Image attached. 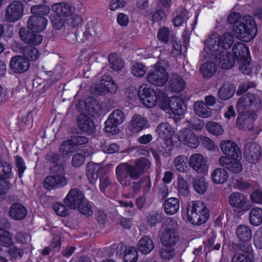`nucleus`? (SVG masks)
Wrapping results in <instances>:
<instances>
[{"label": "nucleus", "instance_id": "1", "mask_svg": "<svg viewBox=\"0 0 262 262\" xmlns=\"http://www.w3.org/2000/svg\"><path fill=\"white\" fill-rule=\"evenodd\" d=\"M259 98L253 94L245 95L239 98L237 103V110L240 113L236 120V125L240 129L254 130L253 120L257 115L254 113H250L245 111L249 107L253 108L259 107Z\"/></svg>", "mask_w": 262, "mask_h": 262}, {"label": "nucleus", "instance_id": "2", "mask_svg": "<svg viewBox=\"0 0 262 262\" xmlns=\"http://www.w3.org/2000/svg\"><path fill=\"white\" fill-rule=\"evenodd\" d=\"M228 21L235 24L233 28L235 36L244 41H249L256 34L257 28L254 18L250 15H245L241 18L238 13H231L228 17Z\"/></svg>", "mask_w": 262, "mask_h": 262}, {"label": "nucleus", "instance_id": "3", "mask_svg": "<svg viewBox=\"0 0 262 262\" xmlns=\"http://www.w3.org/2000/svg\"><path fill=\"white\" fill-rule=\"evenodd\" d=\"M150 166V162L145 158L136 160L134 166L127 163H121L116 168L117 179L123 186H126L130 183V179H137Z\"/></svg>", "mask_w": 262, "mask_h": 262}, {"label": "nucleus", "instance_id": "4", "mask_svg": "<svg viewBox=\"0 0 262 262\" xmlns=\"http://www.w3.org/2000/svg\"><path fill=\"white\" fill-rule=\"evenodd\" d=\"M209 217V210L202 202L192 201L188 204L185 217L191 224L201 225L206 222Z\"/></svg>", "mask_w": 262, "mask_h": 262}, {"label": "nucleus", "instance_id": "5", "mask_svg": "<svg viewBox=\"0 0 262 262\" xmlns=\"http://www.w3.org/2000/svg\"><path fill=\"white\" fill-rule=\"evenodd\" d=\"M234 41V38L230 33H225L220 37L213 35L209 37L205 43V47L202 55L206 56L210 52L219 51L221 48L224 51L229 49Z\"/></svg>", "mask_w": 262, "mask_h": 262}, {"label": "nucleus", "instance_id": "6", "mask_svg": "<svg viewBox=\"0 0 262 262\" xmlns=\"http://www.w3.org/2000/svg\"><path fill=\"white\" fill-rule=\"evenodd\" d=\"M167 62L160 60L155 65L151 66L147 75V80L153 85L162 86L167 82L168 74L166 71Z\"/></svg>", "mask_w": 262, "mask_h": 262}, {"label": "nucleus", "instance_id": "7", "mask_svg": "<svg viewBox=\"0 0 262 262\" xmlns=\"http://www.w3.org/2000/svg\"><path fill=\"white\" fill-rule=\"evenodd\" d=\"M52 10L56 16H51V21L55 29H59L63 26L66 19L72 16L74 8L69 4L60 3L53 5Z\"/></svg>", "mask_w": 262, "mask_h": 262}, {"label": "nucleus", "instance_id": "8", "mask_svg": "<svg viewBox=\"0 0 262 262\" xmlns=\"http://www.w3.org/2000/svg\"><path fill=\"white\" fill-rule=\"evenodd\" d=\"M160 107L164 110H170L175 116L183 115L186 110L184 100L179 97L168 98L165 93L160 94Z\"/></svg>", "mask_w": 262, "mask_h": 262}, {"label": "nucleus", "instance_id": "9", "mask_svg": "<svg viewBox=\"0 0 262 262\" xmlns=\"http://www.w3.org/2000/svg\"><path fill=\"white\" fill-rule=\"evenodd\" d=\"M162 93L164 92L159 91L157 94L153 89L146 84H142L139 88L138 94L144 105L148 108H153L157 105L160 107V95Z\"/></svg>", "mask_w": 262, "mask_h": 262}, {"label": "nucleus", "instance_id": "10", "mask_svg": "<svg viewBox=\"0 0 262 262\" xmlns=\"http://www.w3.org/2000/svg\"><path fill=\"white\" fill-rule=\"evenodd\" d=\"M166 226L163 231L160 240L162 244L165 247L174 246L178 241L179 236L176 230L177 222L172 218H168L165 222Z\"/></svg>", "mask_w": 262, "mask_h": 262}, {"label": "nucleus", "instance_id": "11", "mask_svg": "<svg viewBox=\"0 0 262 262\" xmlns=\"http://www.w3.org/2000/svg\"><path fill=\"white\" fill-rule=\"evenodd\" d=\"M190 167L197 173L206 174L209 171V163L206 157L199 153L192 154L188 160Z\"/></svg>", "mask_w": 262, "mask_h": 262}, {"label": "nucleus", "instance_id": "12", "mask_svg": "<svg viewBox=\"0 0 262 262\" xmlns=\"http://www.w3.org/2000/svg\"><path fill=\"white\" fill-rule=\"evenodd\" d=\"M117 89V85L114 82L111 77L104 76L100 83L94 85L91 89L92 93L95 95H105L107 93H115Z\"/></svg>", "mask_w": 262, "mask_h": 262}, {"label": "nucleus", "instance_id": "13", "mask_svg": "<svg viewBox=\"0 0 262 262\" xmlns=\"http://www.w3.org/2000/svg\"><path fill=\"white\" fill-rule=\"evenodd\" d=\"M24 11L23 3L20 1H13L6 8L5 20L7 22L15 23L21 18Z\"/></svg>", "mask_w": 262, "mask_h": 262}, {"label": "nucleus", "instance_id": "14", "mask_svg": "<svg viewBox=\"0 0 262 262\" xmlns=\"http://www.w3.org/2000/svg\"><path fill=\"white\" fill-rule=\"evenodd\" d=\"M124 119V116L122 111L119 110L114 111L105 122L104 130L106 132L117 134L119 130L118 125L123 122Z\"/></svg>", "mask_w": 262, "mask_h": 262}, {"label": "nucleus", "instance_id": "15", "mask_svg": "<svg viewBox=\"0 0 262 262\" xmlns=\"http://www.w3.org/2000/svg\"><path fill=\"white\" fill-rule=\"evenodd\" d=\"M13 176L12 166L6 162L0 163V195L5 194L10 188L7 181Z\"/></svg>", "mask_w": 262, "mask_h": 262}, {"label": "nucleus", "instance_id": "16", "mask_svg": "<svg viewBox=\"0 0 262 262\" xmlns=\"http://www.w3.org/2000/svg\"><path fill=\"white\" fill-rule=\"evenodd\" d=\"M30 64L28 59L24 55L13 56L10 60L9 68L11 72L14 74H23L30 68Z\"/></svg>", "mask_w": 262, "mask_h": 262}, {"label": "nucleus", "instance_id": "17", "mask_svg": "<svg viewBox=\"0 0 262 262\" xmlns=\"http://www.w3.org/2000/svg\"><path fill=\"white\" fill-rule=\"evenodd\" d=\"M229 203L239 212L244 213L250 208V204L246 197L238 192H233L229 197Z\"/></svg>", "mask_w": 262, "mask_h": 262}, {"label": "nucleus", "instance_id": "18", "mask_svg": "<svg viewBox=\"0 0 262 262\" xmlns=\"http://www.w3.org/2000/svg\"><path fill=\"white\" fill-rule=\"evenodd\" d=\"M85 200L80 191L72 189L66 195L64 202L69 208L74 209H77Z\"/></svg>", "mask_w": 262, "mask_h": 262}, {"label": "nucleus", "instance_id": "19", "mask_svg": "<svg viewBox=\"0 0 262 262\" xmlns=\"http://www.w3.org/2000/svg\"><path fill=\"white\" fill-rule=\"evenodd\" d=\"M241 154H239V157L235 156L233 158H228L226 157H221L219 160V162L221 166L234 173H237L242 170V165L241 162Z\"/></svg>", "mask_w": 262, "mask_h": 262}, {"label": "nucleus", "instance_id": "20", "mask_svg": "<svg viewBox=\"0 0 262 262\" xmlns=\"http://www.w3.org/2000/svg\"><path fill=\"white\" fill-rule=\"evenodd\" d=\"M149 126L148 121L145 117L141 115H135L130 120L128 129L132 134H137Z\"/></svg>", "mask_w": 262, "mask_h": 262}, {"label": "nucleus", "instance_id": "21", "mask_svg": "<svg viewBox=\"0 0 262 262\" xmlns=\"http://www.w3.org/2000/svg\"><path fill=\"white\" fill-rule=\"evenodd\" d=\"M179 141L188 146L195 148L199 145V140L194 133L189 129H185L179 135Z\"/></svg>", "mask_w": 262, "mask_h": 262}, {"label": "nucleus", "instance_id": "22", "mask_svg": "<svg viewBox=\"0 0 262 262\" xmlns=\"http://www.w3.org/2000/svg\"><path fill=\"white\" fill-rule=\"evenodd\" d=\"M48 24L47 19L43 16H31L28 21V27L32 32H40L45 30Z\"/></svg>", "mask_w": 262, "mask_h": 262}, {"label": "nucleus", "instance_id": "23", "mask_svg": "<svg viewBox=\"0 0 262 262\" xmlns=\"http://www.w3.org/2000/svg\"><path fill=\"white\" fill-rule=\"evenodd\" d=\"M220 148L223 154L228 158L234 157H239L241 154L239 147L234 142L229 140L222 141L220 144Z\"/></svg>", "mask_w": 262, "mask_h": 262}, {"label": "nucleus", "instance_id": "24", "mask_svg": "<svg viewBox=\"0 0 262 262\" xmlns=\"http://www.w3.org/2000/svg\"><path fill=\"white\" fill-rule=\"evenodd\" d=\"M156 133L159 137L166 142L168 145H171V138L174 135V131L173 127L168 123L160 124L157 127Z\"/></svg>", "mask_w": 262, "mask_h": 262}, {"label": "nucleus", "instance_id": "25", "mask_svg": "<svg viewBox=\"0 0 262 262\" xmlns=\"http://www.w3.org/2000/svg\"><path fill=\"white\" fill-rule=\"evenodd\" d=\"M234 58L226 51H219L216 56V62L219 67L224 69H229L234 64Z\"/></svg>", "mask_w": 262, "mask_h": 262}, {"label": "nucleus", "instance_id": "26", "mask_svg": "<svg viewBox=\"0 0 262 262\" xmlns=\"http://www.w3.org/2000/svg\"><path fill=\"white\" fill-rule=\"evenodd\" d=\"M67 183V178L62 175L50 176L47 177L44 181V186L48 189L61 187Z\"/></svg>", "mask_w": 262, "mask_h": 262}, {"label": "nucleus", "instance_id": "27", "mask_svg": "<svg viewBox=\"0 0 262 262\" xmlns=\"http://www.w3.org/2000/svg\"><path fill=\"white\" fill-rule=\"evenodd\" d=\"M260 154V147L256 143L246 145L245 155L247 160L250 163L257 161Z\"/></svg>", "mask_w": 262, "mask_h": 262}, {"label": "nucleus", "instance_id": "28", "mask_svg": "<svg viewBox=\"0 0 262 262\" xmlns=\"http://www.w3.org/2000/svg\"><path fill=\"white\" fill-rule=\"evenodd\" d=\"M19 36L22 40L28 44L37 45L41 43L42 40L41 35L30 32L25 28L20 29Z\"/></svg>", "mask_w": 262, "mask_h": 262}, {"label": "nucleus", "instance_id": "29", "mask_svg": "<svg viewBox=\"0 0 262 262\" xmlns=\"http://www.w3.org/2000/svg\"><path fill=\"white\" fill-rule=\"evenodd\" d=\"M9 214L14 220H21L26 217L27 211L21 204L14 203L10 207Z\"/></svg>", "mask_w": 262, "mask_h": 262}, {"label": "nucleus", "instance_id": "30", "mask_svg": "<svg viewBox=\"0 0 262 262\" xmlns=\"http://www.w3.org/2000/svg\"><path fill=\"white\" fill-rule=\"evenodd\" d=\"M78 126L84 132L89 134L93 133L95 130V125L91 119L88 116L81 114L77 119Z\"/></svg>", "mask_w": 262, "mask_h": 262}, {"label": "nucleus", "instance_id": "31", "mask_svg": "<svg viewBox=\"0 0 262 262\" xmlns=\"http://www.w3.org/2000/svg\"><path fill=\"white\" fill-rule=\"evenodd\" d=\"M228 172L224 168H216L211 173L210 178L212 182L215 184L225 183L228 178Z\"/></svg>", "mask_w": 262, "mask_h": 262}, {"label": "nucleus", "instance_id": "32", "mask_svg": "<svg viewBox=\"0 0 262 262\" xmlns=\"http://www.w3.org/2000/svg\"><path fill=\"white\" fill-rule=\"evenodd\" d=\"M232 50L234 59L236 58L238 60H241L250 57L248 48L246 45L243 42H237L235 43Z\"/></svg>", "mask_w": 262, "mask_h": 262}, {"label": "nucleus", "instance_id": "33", "mask_svg": "<svg viewBox=\"0 0 262 262\" xmlns=\"http://www.w3.org/2000/svg\"><path fill=\"white\" fill-rule=\"evenodd\" d=\"M245 253H237L232 258V262H253V249L251 245H248L244 249Z\"/></svg>", "mask_w": 262, "mask_h": 262}, {"label": "nucleus", "instance_id": "34", "mask_svg": "<svg viewBox=\"0 0 262 262\" xmlns=\"http://www.w3.org/2000/svg\"><path fill=\"white\" fill-rule=\"evenodd\" d=\"M139 251L143 254L149 253L154 248L152 240L147 236L141 237L138 243Z\"/></svg>", "mask_w": 262, "mask_h": 262}, {"label": "nucleus", "instance_id": "35", "mask_svg": "<svg viewBox=\"0 0 262 262\" xmlns=\"http://www.w3.org/2000/svg\"><path fill=\"white\" fill-rule=\"evenodd\" d=\"M180 208V202L177 198L167 199L164 204V210L168 215H173L176 213Z\"/></svg>", "mask_w": 262, "mask_h": 262}, {"label": "nucleus", "instance_id": "36", "mask_svg": "<svg viewBox=\"0 0 262 262\" xmlns=\"http://www.w3.org/2000/svg\"><path fill=\"white\" fill-rule=\"evenodd\" d=\"M13 245L12 234L3 229H0V248L5 251Z\"/></svg>", "mask_w": 262, "mask_h": 262}, {"label": "nucleus", "instance_id": "37", "mask_svg": "<svg viewBox=\"0 0 262 262\" xmlns=\"http://www.w3.org/2000/svg\"><path fill=\"white\" fill-rule=\"evenodd\" d=\"M193 108L195 113L200 117L207 118L212 115L211 110L203 101L195 102Z\"/></svg>", "mask_w": 262, "mask_h": 262}, {"label": "nucleus", "instance_id": "38", "mask_svg": "<svg viewBox=\"0 0 262 262\" xmlns=\"http://www.w3.org/2000/svg\"><path fill=\"white\" fill-rule=\"evenodd\" d=\"M101 166L97 163H90L87 166L86 175L90 182L95 184L98 178V172Z\"/></svg>", "mask_w": 262, "mask_h": 262}, {"label": "nucleus", "instance_id": "39", "mask_svg": "<svg viewBox=\"0 0 262 262\" xmlns=\"http://www.w3.org/2000/svg\"><path fill=\"white\" fill-rule=\"evenodd\" d=\"M235 86L232 84L226 83L224 84L218 92L219 97L223 100L230 98L235 92Z\"/></svg>", "mask_w": 262, "mask_h": 262}, {"label": "nucleus", "instance_id": "40", "mask_svg": "<svg viewBox=\"0 0 262 262\" xmlns=\"http://www.w3.org/2000/svg\"><path fill=\"white\" fill-rule=\"evenodd\" d=\"M250 223L254 226H257L262 223V209L255 207L251 209L249 215Z\"/></svg>", "mask_w": 262, "mask_h": 262}, {"label": "nucleus", "instance_id": "41", "mask_svg": "<svg viewBox=\"0 0 262 262\" xmlns=\"http://www.w3.org/2000/svg\"><path fill=\"white\" fill-rule=\"evenodd\" d=\"M170 85L172 91L179 92L182 91L185 86V82L178 75H173L170 80Z\"/></svg>", "mask_w": 262, "mask_h": 262}, {"label": "nucleus", "instance_id": "42", "mask_svg": "<svg viewBox=\"0 0 262 262\" xmlns=\"http://www.w3.org/2000/svg\"><path fill=\"white\" fill-rule=\"evenodd\" d=\"M86 110L90 115L95 117L99 115L101 111V107L97 101L94 99L86 100Z\"/></svg>", "mask_w": 262, "mask_h": 262}, {"label": "nucleus", "instance_id": "43", "mask_svg": "<svg viewBox=\"0 0 262 262\" xmlns=\"http://www.w3.org/2000/svg\"><path fill=\"white\" fill-rule=\"evenodd\" d=\"M205 128L209 133L214 136H221L224 132L222 125L216 122H207L205 125Z\"/></svg>", "mask_w": 262, "mask_h": 262}, {"label": "nucleus", "instance_id": "44", "mask_svg": "<svg viewBox=\"0 0 262 262\" xmlns=\"http://www.w3.org/2000/svg\"><path fill=\"white\" fill-rule=\"evenodd\" d=\"M187 158L185 156H178L174 160L173 164L176 169L181 172H185L188 169Z\"/></svg>", "mask_w": 262, "mask_h": 262}, {"label": "nucleus", "instance_id": "45", "mask_svg": "<svg viewBox=\"0 0 262 262\" xmlns=\"http://www.w3.org/2000/svg\"><path fill=\"white\" fill-rule=\"evenodd\" d=\"M236 235L242 241H249L252 236L251 229L245 225H240L236 229Z\"/></svg>", "mask_w": 262, "mask_h": 262}, {"label": "nucleus", "instance_id": "46", "mask_svg": "<svg viewBox=\"0 0 262 262\" xmlns=\"http://www.w3.org/2000/svg\"><path fill=\"white\" fill-rule=\"evenodd\" d=\"M23 54L29 60L35 61L38 59L39 57L38 50L36 48L30 46L24 48Z\"/></svg>", "mask_w": 262, "mask_h": 262}, {"label": "nucleus", "instance_id": "47", "mask_svg": "<svg viewBox=\"0 0 262 262\" xmlns=\"http://www.w3.org/2000/svg\"><path fill=\"white\" fill-rule=\"evenodd\" d=\"M250 60V57L239 60V70L244 74L250 75L253 71V66Z\"/></svg>", "mask_w": 262, "mask_h": 262}, {"label": "nucleus", "instance_id": "48", "mask_svg": "<svg viewBox=\"0 0 262 262\" xmlns=\"http://www.w3.org/2000/svg\"><path fill=\"white\" fill-rule=\"evenodd\" d=\"M177 189L179 193L183 196H186L189 193V186L185 179L182 177L178 179Z\"/></svg>", "mask_w": 262, "mask_h": 262}, {"label": "nucleus", "instance_id": "49", "mask_svg": "<svg viewBox=\"0 0 262 262\" xmlns=\"http://www.w3.org/2000/svg\"><path fill=\"white\" fill-rule=\"evenodd\" d=\"M189 13L186 10H183L178 13L173 18V23L174 26L179 27L189 17Z\"/></svg>", "mask_w": 262, "mask_h": 262}, {"label": "nucleus", "instance_id": "50", "mask_svg": "<svg viewBox=\"0 0 262 262\" xmlns=\"http://www.w3.org/2000/svg\"><path fill=\"white\" fill-rule=\"evenodd\" d=\"M138 258V252L135 247L126 248L124 253L125 262H136Z\"/></svg>", "mask_w": 262, "mask_h": 262}, {"label": "nucleus", "instance_id": "51", "mask_svg": "<svg viewBox=\"0 0 262 262\" xmlns=\"http://www.w3.org/2000/svg\"><path fill=\"white\" fill-rule=\"evenodd\" d=\"M194 188L195 191L200 194L204 193L208 186V183L203 178H196L194 182Z\"/></svg>", "mask_w": 262, "mask_h": 262}, {"label": "nucleus", "instance_id": "52", "mask_svg": "<svg viewBox=\"0 0 262 262\" xmlns=\"http://www.w3.org/2000/svg\"><path fill=\"white\" fill-rule=\"evenodd\" d=\"M146 71L147 69L145 66L140 62L135 63L132 68V74L137 77L144 76L146 73Z\"/></svg>", "mask_w": 262, "mask_h": 262}, {"label": "nucleus", "instance_id": "53", "mask_svg": "<svg viewBox=\"0 0 262 262\" xmlns=\"http://www.w3.org/2000/svg\"><path fill=\"white\" fill-rule=\"evenodd\" d=\"M75 149V145L70 139L62 143L60 147V152L63 156H68Z\"/></svg>", "mask_w": 262, "mask_h": 262}, {"label": "nucleus", "instance_id": "54", "mask_svg": "<svg viewBox=\"0 0 262 262\" xmlns=\"http://www.w3.org/2000/svg\"><path fill=\"white\" fill-rule=\"evenodd\" d=\"M109 60L111 67L114 70L119 71L123 68V62L122 60L116 54H110L109 55Z\"/></svg>", "mask_w": 262, "mask_h": 262}, {"label": "nucleus", "instance_id": "55", "mask_svg": "<svg viewBox=\"0 0 262 262\" xmlns=\"http://www.w3.org/2000/svg\"><path fill=\"white\" fill-rule=\"evenodd\" d=\"M50 11V8L46 5H35L32 6L31 9L32 14L38 16L48 14Z\"/></svg>", "mask_w": 262, "mask_h": 262}, {"label": "nucleus", "instance_id": "56", "mask_svg": "<svg viewBox=\"0 0 262 262\" xmlns=\"http://www.w3.org/2000/svg\"><path fill=\"white\" fill-rule=\"evenodd\" d=\"M6 251H7L8 255L11 259L20 258L23 256V250L18 247V246H12L8 248Z\"/></svg>", "mask_w": 262, "mask_h": 262}, {"label": "nucleus", "instance_id": "57", "mask_svg": "<svg viewBox=\"0 0 262 262\" xmlns=\"http://www.w3.org/2000/svg\"><path fill=\"white\" fill-rule=\"evenodd\" d=\"M200 71L205 77H209L216 71V66L212 62H206L200 68Z\"/></svg>", "mask_w": 262, "mask_h": 262}, {"label": "nucleus", "instance_id": "58", "mask_svg": "<svg viewBox=\"0 0 262 262\" xmlns=\"http://www.w3.org/2000/svg\"><path fill=\"white\" fill-rule=\"evenodd\" d=\"M170 32L168 28L162 27L159 30L157 34V38L160 42L167 43L169 41Z\"/></svg>", "mask_w": 262, "mask_h": 262}, {"label": "nucleus", "instance_id": "59", "mask_svg": "<svg viewBox=\"0 0 262 262\" xmlns=\"http://www.w3.org/2000/svg\"><path fill=\"white\" fill-rule=\"evenodd\" d=\"M77 209L81 213L87 216H90L93 213L92 205L86 200L82 202Z\"/></svg>", "mask_w": 262, "mask_h": 262}, {"label": "nucleus", "instance_id": "60", "mask_svg": "<svg viewBox=\"0 0 262 262\" xmlns=\"http://www.w3.org/2000/svg\"><path fill=\"white\" fill-rule=\"evenodd\" d=\"M80 153H77L74 155L72 159V164L73 166L78 167L81 166L84 163L85 157L88 156Z\"/></svg>", "mask_w": 262, "mask_h": 262}, {"label": "nucleus", "instance_id": "61", "mask_svg": "<svg viewBox=\"0 0 262 262\" xmlns=\"http://www.w3.org/2000/svg\"><path fill=\"white\" fill-rule=\"evenodd\" d=\"M188 126L192 129L195 130H200L204 126V123L197 118H193L188 122Z\"/></svg>", "mask_w": 262, "mask_h": 262}, {"label": "nucleus", "instance_id": "62", "mask_svg": "<svg viewBox=\"0 0 262 262\" xmlns=\"http://www.w3.org/2000/svg\"><path fill=\"white\" fill-rule=\"evenodd\" d=\"M161 257L165 260H170L175 255V252L172 249L163 248L160 251Z\"/></svg>", "mask_w": 262, "mask_h": 262}, {"label": "nucleus", "instance_id": "63", "mask_svg": "<svg viewBox=\"0 0 262 262\" xmlns=\"http://www.w3.org/2000/svg\"><path fill=\"white\" fill-rule=\"evenodd\" d=\"M53 209L57 215L61 216H65L68 214L66 207L61 203H55L53 206Z\"/></svg>", "mask_w": 262, "mask_h": 262}, {"label": "nucleus", "instance_id": "64", "mask_svg": "<svg viewBox=\"0 0 262 262\" xmlns=\"http://www.w3.org/2000/svg\"><path fill=\"white\" fill-rule=\"evenodd\" d=\"M254 244L256 248L262 249V227L254 235Z\"/></svg>", "mask_w": 262, "mask_h": 262}]
</instances>
